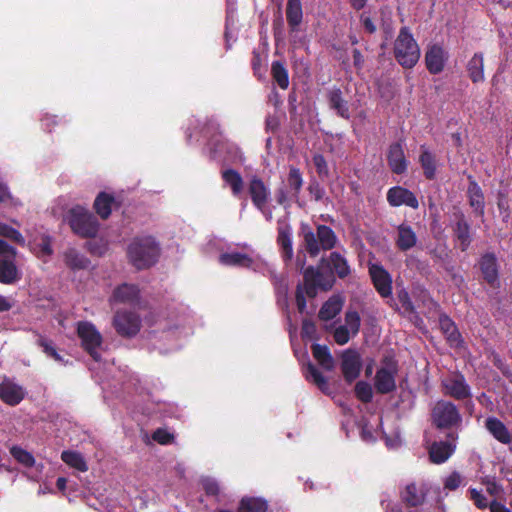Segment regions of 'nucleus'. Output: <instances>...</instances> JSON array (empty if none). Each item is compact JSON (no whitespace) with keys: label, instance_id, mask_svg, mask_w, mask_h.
Returning <instances> with one entry per match:
<instances>
[{"label":"nucleus","instance_id":"obj_1","mask_svg":"<svg viewBox=\"0 0 512 512\" xmlns=\"http://www.w3.org/2000/svg\"><path fill=\"white\" fill-rule=\"evenodd\" d=\"M160 247L152 236L135 237L127 248L129 262L137 269L153 266L159 258Z\"/></svg>","mask_w":512,"mask_h":512},{"label":"nucleus","instance_id":"obj_2","mask_svg":"<svg viewBox=\"0 0 512 512\" xmlns=\"http://www.w3.org/2000/svg\"><path fill=\"white\" fill-rule=\"evenodd\" d=\"M393 54L404 69L413 68L420 59V48L414 39L410 29L406 26L402 27L394 42Z\"/></svg>","mask_w":512,"mask_h":512},{"label":"nucleus","instance_id":"obj_3","mask_svg":"<svg viewBox=\"0 0 512 512\" xmlns=\"http://www.w3.org/2000/svg\"><path fill=\"white\" fill-rule=\"evenodd\" d=\"M303 245L310 257H316L321 250L333 249L337 244V236L333 229L320 224L314 233L308 226L302 228Z\"/></svg>","mask_w":512,"mask_h":512},{"label":"nucleus","instance_id":"obj_4","mask_svg":"<svg viewBox=\"0 0 512 512\" xmlns=\"http://www.w3.org/2000/svg\"><path fill=\"white\" fill-rule=\"evenodd\" d=\"M430 419L437 429H457L463 422L462 414L458 406L447 399L437 400L431 408Z\"/></svg>","mask_w":512,"mask_h":512},{"label":"nucleus","instance_id":"obj_5","mask_svg":"<svg viewBox=\"0 0 512 512\" xmlns=\"http://www.w3.org/2000/svg\"><path fill=\"white\" fill-rule=\"evenodd\" d=\"M67 221L71 230L82 238H93L98 233L99 222L97 218L81 206L69 210Z\"/></svg>","mask_w":512,"mask_h":512},{"label":"nucleus","instance_id":"obj_6","mask_svg":"<svg viewBox=\"0 0 512 512\" xmlns=\"http://www.w3.org/2000/svg\"><path fill=\"white\" fill-rule=\"evenodd\" d=\"M441 391L444 396L456 401H465L472 398V389L464 374L459 371L451 372L440 380Z\"/></svg>","mask_w":512,"mask_h":512},{"label":"nucleus","instance_id":"obj_7","mask_svg":"<svg viewBox=\"0 0 512 512\" xmlns=\"http://www.w3.org/2000/svg\"><path fill=\"white\" fill-rule=\"evenodd\" d=\"M303 288L305 289L306 296L315 298L318 290L328 291L335 282L332 274H324L319 268L308 266L303 271Z\"/></svg>","mask_w":512,"mask_h":512},{"label":"nucleus","instance_id":"obj_8","mask_svg":"<svg viewBox=\"0 0 512 512\" xmlns=\"http://www.w3.org/2000/svg\"><path fill=\"white\" fill-rule=\"evenodd\" d=\"M77 335L81 340L82 348L94 361L99 362L101 360V354L97 349L102 345L103 338L95 325L88 321L78 322Z\"/></svg>","mask_w":512,"mask_h":512},{"label":"nucleus","instance_id":"obj_9","mask_svg":"<svg viewBox=\"0 0 512 512\" xmlns=\"http://www.w3.org/2000/svg\"><path fill=\"white\" fill-rule=\"evenodd\" d=\"M113 327L120 336L132 338L141 329V318L135 312L120 310L114 314Z\"/></svg>","mask_w":512,"mask_h":512},{"label":"nucleus","instance_id":"obj_10","mask_svg":"<svg viewBox=\"0 0 512 512\" xmlns=\"http://www.w3.org/2000/svg\"><path fill=\"white\" fill-rule=\"evenodd\" d=\"M452 216L451 229L453 236L459 242L460 250L465 252L472 243L471 225L465 214L459 209L454 211Z\"/></svg>","mask_w":512,"mask_h":512},{"label":"nucleus","instance_id":"obj_11","mask_svg":"<svg viewBox=\"0 0 512 512\" xmlns=\"http://www.w3.org/2000/svg\"><path fill=\"white\" fill-rule=\"evenodd\" d=\"M478 265L483 280L493 288L499 287V264L495 253L486 252L481 255Z\"/></svg>","mask_w":512,"mask_h":512},{"label":"nucleus","instance_id":"obj_12","mask_svg":"<svg viewBox=\"0 0 512 512\" xmlns=\"http://www.w3.org/2000/svg\"><path fill=\"white\" fill-rule=\"evenodd\" d=\"M362 360L358 351L347 349L341 355V371L347 383L356 380L361 372Z\"/></svg>","mask_w":512,"mask_h":512},{"label":"nucleus","instance_id":"obj_13","mask_svg":"<svg viewBox=\"0 0 512 512\" xmlns=\"http://www.w3.org/2000/svg\"><path fill=\"white\" fill-rule=\"evenodd\" d=\"M369 275L374 288L382 298L392 295V278L382 265L371 264L369 266Z\"/></svg>","mask_w":512,"mask_h":512},{"label":"nucleus","instance_id":"obj_14","mask_svg":"<svg viewBox=\"0 0 512 512\" xmlns=\"http://www.w3.org/2000/svg\"><path fill=\"white\" fill-rule=\"evenodd\" d=\"M386 198L387 202L392 207H399L402 205L413 209H417L419 207V202L415 194L402 186L391 187L387 191Z\"/></svg>","mask_w":512,"mask_h":512},{"label":"nucleus","instance_id":"obj_15","mask_svg":"<svg viewBox=\"0 0 512 512\" xmlns=\"http://www.w3.org/2000/svg\"><path fill=\"white\" fill-rule=\"evenodd\" d=\"M447 59V52L438 44L430 45L426 50L425 65L429 73L433 75H437L444 70Z\"/></svg>","mask_w":512,"mask_h":512},{"label":"nucleus","instance_id":"obj_16","mask_svg":"<svg viewBox=\"0 0 512 512\" xmlns=\"http://www.w3.org/2000/svg\"><path fill=\"white\" fill-rule=\"evenodd\" d=\"M248 192L253 205L264 213V207L268 202L270 191L263 180L258 176L251 177L248 184Z\"/></svg>","mask_w":512,"mask_h":512},{"label":"nucleus","instance_id":"obj_17","mask_svg":"<svg viewBox=\"0 0 512 512\" xmlns=\"http://www.w3.org/2000/svg\"><path fill=\"white\" fill-rule=\"evenodd\" d=\"M140 300V289L135 284L123 283L117 286L109 299L110 303L136 305Z\"/></svg>","mask_w":512,"mask_h":512},{"label":"nucleus","instance_id":"obj_18","mask_svg":"<svg viewBox=\"0 0 512 512\" xmlns=\"http://www.w3.org/2000/svg\"><path fill=\"white\" fill-rule=\"evenodd\" d=\"M25 390L9 378H4L0 383V399L10 405H18L25 397Z\"/></svg>","mask_w":512,"mask_h":512},{"label":"nucleus","instance_id":"obj_19","mask_svg":"<svg viewBox=\"0 0 512 512\" xmlns=\"http://www.w3.org/2000/svg\"><path fill=\"white\" fill-rule=\"evenodd\" d=\"M387 162L390 170L394 174L401 175L407 171L408 162L400 142L390 144L387 153Z\"/></svg>","mask_w":512,"mask_h":512},{"label":"nucleus","instance_id":"obj_20","mask_svg":"<svg viewBox=\"0 0 512 512\" xmlns=\"http://www.w3.org/2000/svg\"><path fill=\"white\" fill-rule=\"evenodd\" d=\"M484 426L490 435L501 444L509 445L512 443V430L510 431L497 417L490 416L486 418Z\"/></svg>","mask_w":512,"mask_h":512},{"label":"nucleus","instance_id":"obj_21","mask_svg":"<svg viewBox=\"0 0 512 512\" xmlns=\"http://www.w3.org/2000/svg\"><path fill=\"white\" fill-rule=\"evenodd\" d=\"M469 184L467 188V197L469 205L473 208L477 216L483 217L485 214V197L484 193L472 176H468Z\"/></svg>","mask_w":512,"mask_h":512},{"label":"nucleus","instance_id":"obj_22","mask_svg":"<svg viewBox=\"0 0 512 512\" xmlns=\"http://www.w3.org/2000/svg\"><path fill=\"white\" fill-rule=\"evenodd\" d=\"M439 326L444 334L447 343L452 348H460L463 345V339L455 322L447 315L439 317Z\"/></svg>","mask_w":512,"mask_h":512},{"label":"nucleus","instance_id":"obj_23","mask_svg":"<svg viewBox=\"0 0 512 512\" xmlns=\"http://www.w3.org/2000/svg\"><path fill=\"white\" fill-rule=\"evenodd\" d=\"M395 373L384 367L377 370L374 378V386L379 394H389L396 389Z\"/></svg>","mask_w":512,"mask_h":512},{"label":"nucleus","instance_id":"obj_24","mask_svg":"<svg viewBox=\"0 0 512 512\" xmlns=\"http://www.w3.org/2000/svg\"><path fill=\"white\" fill-rule=\"evenodd\" d=\"M277 244L281 248L284 261H290L293 258L292 228L289 224H280L277 228Z\"/></svg>","mask_w":512,"mask_h":512},{"label":"nucleus","instance_id":"obj_25","mask_svg":"<svg viewBox=\"0 0 512 512\" xmlns=\"http://www.w3.org/2000/svg\"><path fill=\"white\" fill-rule=\"evenodd\" d=\"M286 20L291 33L298 32L303 21L301 0H287Z\"/></svg>","mask_w":512,"mask_h":512},{"label":"nucleus","instance_id":"obj_26","mask_svg":"<svg viewBox=\"0 0 512 512\" xmlns=\"http://www.w3.org/2000/svg\"><path fill=\"white\" fill-rule=\"evenodd\" d=\"M395 243L397 248L403 252L412 249L416 245L417 235L409 224L402 223L397 227Z\"/></svg>","mask_w":512,"mask_h":512},{"label":"nucleus","instance_id":"obj_27","mask_svg":"<svg viewBox=\"0 0 512 512\" xmlns=\"http://www.w3.org/2000/svg\"><path fill=\"white\" fill-rule=\"evenodd\" d=\"M329 107L336 112V114L348 120L350 118L348 102L343 98L340 88H333L327 94Z\"/></svg>","mask_w":512,"mask_h":512},{"label":"nucleus","instance_id":"obj_28","mask_svg":"<svg viewBox=\"0 0 512 512\" xmlns=\"http://www.w3.org/2000/svg\"><path fill=\"white\" fill-rule=\"evenodd\" d=\"M22 273L12 259L0 260V283L13 285L20 281Z\"/></svg>","mask_w":512,"mask_h":512},{"label":"nucleus","instance_id":"obj_29","mask_svg":"<svg viewBox=\"0 0 512 512\" xmlns=\"http://www.w3.org/2000/svg\"><path fill=\"white\" fill-rule=\"evenodd\" d=\"M511 201L512 190L508 186H504L497 191L496 204L504 222H507L512 216Z\"/></svg>","mask_w":512,"mask_h":512},{"label":"nucleus","instance_id":"obj_30","mask_svg":"<svg viewBox=\"0 0 512 512\" xmlns=\"http://www.w3.org/2000/svg\"><path fill=\"white\" fill-rule=\"evenodd\" d=\"M343 303V299L339 295L330 297L320 308L319 319L322 321L332 320L341 312Z\"/></svg>","mask_w":512,"mask_h":512},{"label":"nucleus","instance_id":"obj_31","mask_svg":"<svg viewBox=\"0 0 512 512\" xmlns=\"http://www.w3.org/2000/svg\"><path fill=\"white\" fill-rule=\"evenodd\" d=\"M468 76L473 83L483 82L484 76V55L481 52L475 53L466 65Z\"/></svg>","mask_w":512,"mask_h":512},{"label":"nucleus","instance_id":"obj_32","mask_svg":"<svg viewBox=\"0 0 512 512\" xmlns=\"http://www.w3.org/2000/svg\"><path fill=\"white\" fill-rule=\"evenodd\" d=\"M328 263L332 271L340 279L346 278L351 273L347 259L337 251L330 253Z\"/></svg>","mask_w":512,"mask_h":512},{"label":"nucleus","instance_id":"obj_33","mask_svg":"<svg viewBox=\"0 0 512 512\" xmlns=\"http://www.w3.org/2000/svg\"><path fill=\"white\" fill-rule=\"evenodd\" d=\"M311 350L313 357L323 369L327 371H332L334 369V359L330 353L328 346L321 344H313L311 346Z\"/></svg>","mask_w":512,"mask_h":512},{"label":"nucleus","instance_id":"obj_34","mask_svg":"<svg viewBox=\"0 0 512 512\" xmlns=\"http://www.w3.org/2000/svg\"><path fill=\"white\" fill-rule=\"evenodd\" d=\"M223 181L230 187L234 196L238 197L244 189V181L241 174L232 168L225 169L221 172Z\"/></svg>","mask_w":512,"mask_h":512},{"label":"nucleus","instance_id":"obj_35","mask_svg":"<svg viewBox=\"0 0 512 512\" xmlns=\"http://www.w3.org/2000/svg\"><path fill=\"white\" fill-rule=\"evenodd\" d=\"M115 202L113 195L106 192H100L93 204V207L99 217L103 220L109 218L112 212V204Z\"/></svg>","mask_w":512,"mask_h":512},{"label":"nucleus","instance_id":"obj_36","mask_svg":"<svg viewBox=\"0 0 512 512\" xmlns=\"http://www.w3.org/2000/svg\"><path fill=\"white\" fill-rule=\"evenodd\" d=\"M220 262L226 266L249 268L253 264L252 258L241 252H227L220 255Z\"/></svg>","mask_w":512,"mask_h":512},{"label":"nucleus","instance_id":"obj_37","mask_svg":"<svg viewBox=\"0 0 512 512\" xmlns=\"http://www.w3.org/2000/svg\"><path fill=\"white\" fill-rule=\"evenodd\" d=\"M64 262L72 270L87 269L90 264V260L75 248H69L64 252Z\"/></svg>","mask_w":512,"mask_h":512},{"label":"nucleus","instance_id":"obj_38","mask_svg":"<svg viewBox=\"0 0 512 512\" xmlns=\"http://www.w3.org/2000/svg\"><path fill=\"white\" fill-rule=\"evenodd\" d=\"M268 502L259 497L245 496L239 501L238 512H267Z\"/></svg>","mask_w":512,"mask_h":512},{"label":"nucleus","instance_id":"obj_39","mask_svg":"<svg viewBox=\"0 0 512 512\" xmlns=\"http://www.w3.org/2000/svg\"><path fill=\"white\" fill-rule=\"evenodd\" d=\"M419 162L423 169L425 178L428 180H433L436 176V159L435 156L424 146H421Z\"/></svg>","mask_w":512,"mask_h":512},{"label":"nucleus","instance_id":"obj_40","mask_svg":"<svg viewBox=\"0 0 512 512\" xmlns=\"http://www.w3.org/2000/svg\"><path fill=\"white\" fill-rule=\"evenodd\" d=\"M402 501L409 507H417L425 500V493L419 490L414 483L408 484L401 493Z\"/></svg>","mask_w":512,"mask_h":512},{"label":"nucleus","instance_id":"obj_41","mask_svg":"<svg viewBox=\"0 0 512 512\" xmlns=\"http://www.w3.org/2000/svg\"><path fill=\"white\" fill-rule=\"evenodd\" d=\"M62 461L69 467L80 472L88 470V464L82 454L77 450H63L61 454Z\"/></svg>","mask_w":512,"mask_h":512},{"label":"nucleus","instance_id":"obj_42","mask_svg":"<svg viewBox=\"0 0 512 512\" xmlns=\"http://www.w3.org/2000/svg\"><path fill=\"white\" fill-rule=\"evenodd\" d=\"M271 75L277 85L285 90L289 86V74L284 63L281 61H273L271 66Z\"/></svg>","mask_w":512,"mask_h":512},{"label":"nucleus","instance_id":"obj_43","mask_svg":"<svg viewBox=\"0 0 512 512\" xmlns=\"http://www.w3.org/2000/svg\"><path fill=\"white\" fill-rule=\"evenodd\" d=\"M36 344L42 348V351L47 357L52 358L57 362H62L63 357L57 352L54 342L43 335L38 334Z\"/></svg>","mask_w":512,"mask_h":512},{"label":"nucleus","instance_id":"obj_44","mask_svg":"<svg viewBox=\"0 0 512 512\" xmlns=\"http://www.w3.org/2000/svg\"><path fill=\"white\" fill-rule=\"evenodd\" d=\"M306 378L311 380L323 393H328L329 385L327 379L312 363H309L307 366Z\"/></svg>","mask_w":512,"mask_h":512},{"label":"nucleus","instance_id":"obj_45","mask_svg":"<svg viewBox=\"0 0 512 512\" xmlns=\"http://www.w3.org/2000/svg\"><path fill=\"white\" fill-rule=\"evenodd\" d=\"M287 182L290 190L292 191V196L298 198L303 186V177L299 168L294 166L290 167Z\"/></svg>","mask_w":512,"mask_h":512},{"label":"nucleus","instance_id":"obj_46","mask_svg":"<svg viewBox=\"0 0 512 512\" xmlns=\"http://www.w3.org/2000/svg\"><path fill=\"white\" fill-rule=\"evenodd\" d=\"M0 236L8 238L20 246L25 245V238L23 235L17 229L3 222H0Z\"/></svg>","mask_w":512,"mask_h":512},{"label":"nucleus","instance_id":"obj_47","mask_svg":"<svg viewBox=\"0 0 512 512\" xmlns=\"http://www.w3.org/2000/svg\"><path fill=\"white\" fill-rule=\"evenodd\" d=\"M355 395L363 403H369L373 398L372 387L365 381H359L355 385Z\"/></svg>","mask_w":512,"mask_h":512},{"label":"nucleus","instance_id":"obj_48","mask_svg":"<svg viewBox=\"0 0 512 512\" xmlns=\"http://www.w3.org/2000/svg\"><path fill=\"white\" fill-rule=\"evenodd\" d=\"M312 161L315 166L317 175L319 176L320 179L324 180L330 176L328 163L322 154H314L312 157Z\"/></svg>","mask_w":512,"mask_h":512},{"label":"nucleus","instance_id":"obj_49","mask_svg":"<svg viewBox=\"0 0 512 512\" xmlns=\"http://www.w3.org/2000/svg\"><path fill=\"white\" fill-rule=\"evenodd\" d=\"M353 335L358 334L361 326V318L357 311L348 310L345 313V325Z\"/></svg>","mask_w":512,"mask_h":512},{"label":"nucleus","instance_id":"obj_50","mask_svg":"<svg viewBox=\"0 0 512 512\" xmlns=\"http://www.w3.org/2000/svg\"><path fill=\"white\" fill-rule=\"evenodd\" d=\"M307 190L316 202L328 201L324 187L317 180H311Z\"/></svg>","mask_w":512,"mask_h":512},{"label":"nucleus","instance_id":"obj_51","mask_svg":"<svg viewBox=\"0 0 512 512\" xmlns=\"http://www.w3.org/2000/svg\"><path fill=\"white\" fill-rule=\"evenodd\" d=\"M10 453L25 467H32L35 463L33 455L28 450H10Z\"/></svg>","mask_w":512,"mask_h":512},{"label":"nucleus","instance_id":"obj_52","mask_svg":"<svg viewBox=\"0 0 512 512\" xmlns=\"http://www.w3.org/2000/svg\"><path fill=\"white\" fill-rule=\"evenodd\" d=\"M152 439L160 445H170L173 443L174 435L163 428H158L152 434Z\"/></svg>","mask_w":512,"mask_h":512},{"label":"nucleus","instance_id":"obj_53","mask_svg":"<svg viewBox=\"0 0 512 512\" xmlns=\"http://www.w3.org/2000/svg\"><path fill=\"white\" fill-rule=\"evenodd\" d=\"M470 499L473 501L474 505L479 509L489 508L490 503L488 502L487 497L475 488L469 489Z\"/></svg>","mask_w":512,"mask_h":512},{"label":"nucleus","instance_id":"obj_54","mask_svg":"<svg viewBox=\"0 0 512 512\" xmlns=\"http://www.w3.org/2000/svg\"><path fill=\"white\" fill-rule=\"evenodd\" d=\"M429 460L433 464H441L447 461L455 450H428Z\"/></svg>","mask_w":512,"mask_h":512},{"label":"nucleus","instance_id":"obj_55","mask_svg":"<svg viewBox=\"0 0 512 512\" xmlns=\"http://www.w3.org/2000/svg\"><path fill=\"white\" fill-rule=\"evenodd\" d=\"M458 439V433L455 431H450L446 435V439L439 443L434 442L430 448H456Z\"/></svg>","mask_w":512,"mask_h":512},{"label":"nucleus","instance_id":"obj_56","mask_svg":"<svg viewBox=\"0 0 512 512\" xmlns=\"http://www.w3.org/2000/svg\"><path fill=\"white\" fill-rule=\"evenodd\" d=\"M202 487L208 496H218L220 488L216 480L206 477L201 480Z\"/></svg>","mask_w":512,"mask_h":512},{"label":"nucleus","instance_id":"obj_57","mask_svg":"<svg viewBox=\"0 0 512 512\" xmlns=\"http://www.w3.org/2000/svg\"><path fill=\"white\" fill-rule=\"evenodd\" d=\"M302 336L307 337L310 340H317V327L311 320H304L302 323Z\"/></svg>","mask_w":512,"mask_h":512},{"label":"nucleus","instance_id":"obj_58","mask_svg":"<svg viewBox=\"0 0 512 512\" xmlns=\"http://www.w3.org/2000/svg\"><path fill=\"white\" fill-rule=\"evenodd\" d=\"M333 337L338 345H345L350 339L349 329L346 326H339L335 329Z\"/></svg>","mask_w":512,"mask_h":512},{"label":"nucleus","instance_id":"obj_59","mask_svg":"<svg viewBox=\"0 0 512 512\" xmlns=\"http://www.w3.org/2000/svg\"><path fill=\"white\" fill-rule=\"evenodd\" d=\"M397 297H398V300H399L402 308L406 312H408V313L414 312L413 302H412V300L410 298L409 293L406 290L399 291L398 294H397Z\"/></svg>","mask_w":512,"mask_h":512},{"label":"nucleus","instance_id":"obj_60","mask_svg":"<svg viewBox=\"0 0 512 512\" xmlns=\"http://www.w3.org/2000/svg\"><path fill=\"white\" fill-rule=\"evenodd\" d=\"M462 482L461 475L458 472H452L444 481V488L450 491L456 490Z\"/></svg>","mask_w":512,"mask_h":512},{"label":"nucleus","instance_id":"obj_61","mask_svg":"<svg viewBox=\"0 0 512 512\" xmlns=\"http://www.w3.org/2000/svg\"><path fill=\"white\" fill-rule=\"evenodd\" d=\"M305 289L302 287L301 284L297 285L296 292H295V299H296V305L297 309L300 313H303L306 309V298H305Z\"/></svg>","mask_w":512,"mask_h":512},{"label":"nucleus","instance_id":"obj_62","mask_svg":"<svg viewBox=\"0 0 512 512\" xmlns=\"http://www.w3.org/2000/svg\"><path fill=\"white\" fill-rule=\"evenodd\" d=\"M360 21L365 29L366 32H368L369 34H373L376 32L377 30V27L376 25L374 24L373 20L371 19V17L367 16L366 14H361L360 16Z\"/></svg>","mask_w":512,"mask_h":512},{"label":"nucleus","instance_id":"obj_63","mask_svg":"<svg viewBox=\"0 0 512 512\" xmlns=\"http://www.w3.org/2000/svg\"><path fill=\"white\" fill-rule=\"evenodd\" d=\"M16 249L9 245L5 240L0 239V254L14 258L16 256Z\"/></svg>","mask_w":512,"mask_h":512},{"label":"nucleus","instance_id":"obj_64","mask_svg":"<svg viewBox=\"0 0 512 512\" xmlns=\"http://www.w3.org/2000/svg\"><path fill=\"white\" fill-rule=\"evenodd\" d=\"M489 510L490 512H512L510 508L506 507L504 504L498 502L497 500L490 502Z\"/></svg>","mask_w":512,"mask_h":512}]
</instances>
